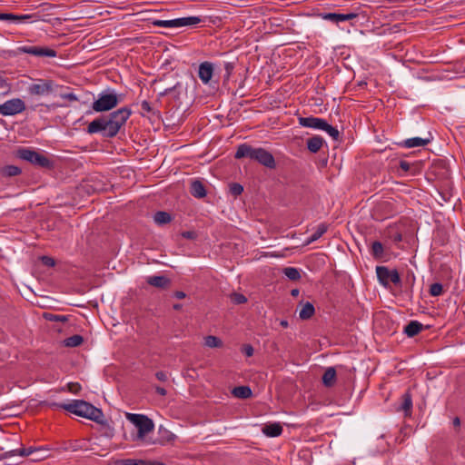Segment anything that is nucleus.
I'll return each mask as SVG.
<instances>
[{
  "instance_id": "de8ad7c7",
  "label": "nucleus",
  "mask_w": 465,
  "mask_h": 465,
  "mask_svg": "<svg viewBox=\"0 0 465 465\" xmlns=\"http://www.w3.org/2000/svg\"><path fill=\"white\" fill-rule=\"evenodd\" d=\"M68 391L72 393H78L81 390V385L78 382H69L67 384Z\"/></svg>"
},
{
  "instance_id": "dca6fc26",
  "label": "nucleus",
  "mask_w": 465,
  "mask_h": 465,
  "mask_svg": "<svg viewBox=\"0 0 465 465\" xmlns=\"http://www.w3.org/2000/svg\"><path fill=\"white\" fill-rule=\"evenodd\" d=\"M35 17H36L35 14L17 15L8 14V13H0V20H6V21L14 22V23L25 22V21L34 22V21H36Z\"/></svg>"
},
{
  "instance_id": "a19ab883",
  "label": "nucleus",
  "mask_w": 465,
  "mask_h": 465,
  "mask_svg": "<svg viewBox=\"0 0 465 465\" xmlns=\"http://www.w3.org/2000/svg\"><path fill=\"white\" fill-rule=\"evenodd\" d=\"M153 25L160 27H176L175 19L173 20H154Z\"/></svg>"
},
{
  "instance_id": "473e14b6",
  "label": "nucleus",
  "mask_w": 465,
  "mask_h": 465,
  "mask_svg": "<svg viewBox=\"0 0 465 465\" xmlns=\"http://www.w3.org/2000/svg\"><path fill=\"white\" fill-rule=\"evenodd\" d=\"M83 342H84V338H83V336H81L79 334H74L73 336H70L64 341V346L71 347V348L78 347Z\"/></svg>"
},
{
  "instance_id": "f8f14e48",
  "label": "nucleus",
  "mask_w": 465,
  "mask_h": 465,
  "mask_svg": "<svg viewBox=\"0 0 465 465\" xmlns=\"http://www.w3.org/2000/svg\"><path fill=\"white\" fill-rule=\"evenodd\" d=\"M324 20H328L336 24L348 20L354 19L358 16V14L351 12L348 14H338V13H323L320 15Z\"/></svg>"
},
{
  "instance_id": "f704fd0d",
  "label": "nucleus",
  "mask_w": 465,
  "mask_h": 465,
  "mask_svg": "<svg viewBox=\"0 0 465 465\" xmlns=\"http://www.w3.org/2000/svg\"><path fill=\"white\" fill-rule=\"evenodd\" d=\"M204 344L209 348H220L223 346V341L216 336L208 335L204 338Z\"/></svg>"
},
{
  "instance_id": "ddd939ff",
  "label": "nucleus",
  "mask_w": 465,
  "mask_h": 465,
  "mask_svg": "<svg viewBox=\"0 0 465 465\" xmlns=\"http://www.w3.org/2000/svg\"><path fill=\"white\" fill-rule=\"evenodd\" d=\"M298 121H299L300 125H302L303 127L322 130V126H324V123L326 120H324L322 118L310 116V117H299Z\"/></svg>"
},
{
  "instance_id": "bb28decb",
  "label": "nucleus",
  "mask_w": 465,
  "mask_h": 465,
  "mask_svg": "<svg viewBox=\"0 0 465 465\" xmlns=\"http://www.w3.org/2000/svg\"><path fill=\"white\" fill-rule=\"evenodd\" d=\"M328 230V224L325 223H320L315 232L308 238L306 244H310L320 239Z\"/></svg>"
},
{
  "instance_id": "aec40b11",
  "label": "nucleus",
  "mask_w": 465,
  "mask_h": 465,
  "mask_svg": "<svg viewBox=\"0 0 465 465\" xmlns=\"http://www.w3.org/2000/svg\"><path fill=\"white\" fill-rule=\"evenodd\" d=\"M431 138H420V137H414L410 138L407 140H404L401 143H399L398 144L400 146L407 147V148H412V147H420L425 146L428 143H430Z\"/></svg>"
},
{
  "instance_id": "4d7b16f0",
  "label": "nucleus",
  "mask_w": 465,
  "mask_h": 465,
  "mask_svg": "<svg viewBox=\"0 0 465 465\" xmlns=\"http://www.w3.org/2000/svg\"><path fill=\"white\" fill-rule=\"evenodd\" d=\"M155 391H156V393H158L161 396H165L167 394L166 390L160 386L155 387Z\"/></svg>"
},
{
  "instance_id": "603ef678",
  "label": "nucleus",
  "mask_w": 465,
  "mask_h": 465,
  "mask_svg": "<svg viewBox=\"0 0 465 465\" xmlns=\"http://www.w3.org/2000/svg\"><path fill=\"white\" fill-rule=\"evenodd\" d=\"M61 97L64 99H66L68 101H77L78 100L77 96L73 93L63 94H61Z\"/></svg>"
},
{
  "instance_id": "7ed1b4c3",
  "label": "nucleus",
  "mask_w": 465,
  "mask_h": 465,
  "mask_svg": "<svg viewBox=\"0 0 465 465\" xmlns=\"http://www.w3.org/2000/svg\"><path fill=\"white\" fill-rule=\"evenodd\" d=\"M17 156L30 163L45 169H52L54 162L45 155L30 148H22L17 151Z\"/></svg>"
},
{
  "instance_id": "39448f33",
  "label": "nucleus",
  "mask_w": 465,
  "mask_h": 465,
  "mask_svg": "<svg viewBox=\"0 0 465 465\" xmlns=\"http://www.w3.org/2000/svg\"><path fill=\"white\" fill-rule=\"evenodd\" d=\"M126 419L138 429L136 440H143L154 429L153 421L146 415L127 412Z\"/></svg>"
},
{
  "instance_id": "13d9d810",
  "label": "nucleus",
  "mask_w": 465,
  "mask_h": 465,
  "mask_svg": "<svg viewBox=\"0 0 465 465\" xmlns=\"http://www.w3.org/2000/svg\"><path fill=\"white\" fill-rule=\"evenodd\" d=\"M173 295L177 299H183L186 297V293L182 291L175 292Z\"/></svg>"
},
{
  "instance_id": "6e6d98bb",
  "label": "nucleus",
  "mask_w": 465,
  "mask_h": 465,
  "mask_svg": "<svg viewBox=\"0 0 465 465\" xmlns=\"http://www.w3.org/2000/svg\"><path fill=\"white\" fill-rule=\"evenodd\" d=\"M224 68L226 70L227 77L231 74L232 71L233 70V64L232 63H226L224 64Z\"/></svg>"
},
{
  "instance_id": "c9c22d12",
  "label": "nucleus",
  "mask_w": 465,
  "mask_h": 465,
  "mask_svg": "<svg viewBox=\"0 0 465 465\" xmlns=\"http://www.w3.org/2000/svg\"><path fill=\"white\" fill-rule=\"evenodd\" d=\"M50 449L45 447H37L36 452L32 457V461H40L46 459L49 456Z\"/></svg>"
},
{
  "instance_id": "f3484780",
  "label": "nucleus",
  "mask_w": 465,
  "mask_h": 465,
  "mask_svg": "<svg viewBox=\"0 0 465 465\" xmlns=\"http://www.w3.org/2000/svg\"><path fill=\"white\" fill-rule=\"evenodd\" d=\"M108 465H164L162 462H152L144 460L120 459L113 460Z\"/></svg>"
},
{
  "instance_id": "423d86ee",
  "label": "nucleus",
  "mask_w": 465,
  "mask_h": 465,
  "mask_svg": "<svg viewBox=\"0 0 465 465\" xmlns=\"http://www.w3.org/2000/svg\"><path fill=\"white\" fill-rule=\"evenodd\" d=\"M121 102L120 96L114 93H102L98 95V98L94 101L92 109L94 112L102 113L107 112L118 105Z\"/></svg>"
},
{
  "instance_id": "a18cd8bd",
  "label": "nucleus",
  "mask_w": 465,
  "mask_h": 465,
  "mask_svg": "<svg viewBox=\"0 0 465 465\" xmlns=\"http://www.w3.org/2000/svg\"><path fill=\"white\" fill-rule=\"evenodd\" d=\"M41 262L45 266H47V267H54L55 265L54 259L50 256H45V255L42 256Z\"/></svg>"
},
{
  "instance_id": "72a5a7b5",
  "label": "nucleus",
  "mask_w": 465,
  "mask_h": 465,
  "mask_svg": "<svg viewBox=\"0 0 465 465\" xmlns=\"http://www.w3.org/2000/svg\"><path fill=\"white\" fill-rule=\"evenodd\" d=\"M371 254L376 260L383 257L384 249L381 242L375 241L371 243Z\"/></svg>"
},
{
  "instance_id": "2eb2a0df",
  "label": "nucleus",
  "mask_w": 465,
  "mask_h": 465,
  "mask_svg": "<svg viewBox=\"0 0 465 465\" xmlns=\"http://www.w3.org/2000/svg\"><path fill=\"white\" fill-rule=\"evenodd\" d=\"M396 410L397 411H403L405 417H410L411 415L412 396L409 390L402 394L401 404Z\"/></svg>"
},
{
  "instance_id": "f257e3e1",
  "label": "nucleus",
  "mask_w": 465,
  "mask_h": 465,
  "mask_svg": "<svg viewBox=\"0 0 465 465\" xmlns=\"http://www.w3.org/2000/svg\"><path fill=\"white\" fill-rule=\"evenodd\" d=\"M51 406L65 410L70 413L91 420L98 424L104 425L105 423L102 410L83 400H73L69 403L54 402Z\"/></svg>"
},
{
  "instance_id": "e2e57ef3",
  "label": "nucleus",
  "mask_w": 465,
  "mask_h": 465,
  "mask_svg": "<svg viewBox=\"0 0 465 465\" xmlns=\"http://www.w3.org/2000/svg\"><path fill=\"white\" fill-rule=\"evenodd\" d=\"M291 294H292V296H294V297L298 296L299 295V290L298 289L292 290Z\"/></svg>"
},
{
  "instance_id": "bf43d9fd",
  "label": "nucleus",
  "mask_w": 465,
  "mask_h": 465,
  "mask_svg": "<svg viewBox=\"0 0 465 465\" xmlns=\"http://www.w3.org/2000/svg\"><path fill=\"white\" fill-rule=\"evenodd\" d=\"M280 325L283 328H287L289 326V323H288V321L287 320H282L280 322Z\"/></svg>"
},
{
  "instance_id": "5fc2aeb1",
  "label": "nucleus",
  "mask_w": 465,
  "mask_h": 465,
  "mask_svg": "<svg viewBox=\"0 0 465 465\" xmlns=\"http://www.w3.org/2000/svg\"><path fill=\"white\" fill-rule=\"evenodd\" d=\"M391 240L394 242H400L402 241V235L401 232H395L393 233L391 236Z\"/></svg>"
},
{
  "instance_id": "680f3d73",
  "label": "nucleus",
  "mask_w": 465,
  "mask_h": 465,
  "mask_svg": "<svg viewBox=\"0 0 465 465\" xmlns=\"http://www.w3.org/2000/svg\"><path fill=\"white\" fill-rule=\"evenodd\" d=\"M182 307H183V306H182V304H180V303H175V304H173V310H175V311H180V310L182 309Z\"/></svg>"
},
{
  "instance_id": "393cba45",
  "label": "nucleus",
  "mask_w": 465,
  "mask_h": 465,
  "mask_svg": "<svg viewBox=\"0 0 465 465\" xmlns=\"http://www.w3.org/2000/svg\"><path fill=\"white\" fill-rule=\"evenodd\" d=\"M336 381V371L333 367H329L322 375V383L326 387H331Z\"/></svg>"
},
{
  "instance_id": "37998d69",
  "label": "nucleus",
  "mask_w": 465,
  "mask_h": 465,
  "mask_svg": "<svg viewBox=\"0 0 465 465\" xmlns=\"http://www.w3.org/2000/svg\"><path fill=\"white\" fill-rule=\"evenodd\" d=\"M229 192L233 196H238L243 192V186L238 183H232L229 186Z\"/></svg>"
},
{
  "instance_id": "8fccbe9b",
  "label": "nucleus",
  "mask_w": 465,
  "mask_h": 465,
  "mask_svg": "<svg viewBox=\"0 0 465 465\" xmlns=\"http://www.w3.org/2000/svg\"><path fill=\"white\" fill-rule=\"evenodd\" d=\"M400 168L403 171V172H409L411 170V164L407 162V161H404V160H401L400 161Z\"/></svg>"
},
{
  "instance_id": "ea45409f",
  "label": "nucleus",
  "mask_w": 465,
  "mask_h": 465,
  "mask_svg": "<svg viewBox=\"0 0 465 465\" xmlns=\"http://www.w3.org/2000/svg\"><path fill=\"white\" fill-rule=\"evenodd\" d=\"M429 292L431 296H434V297L441 295L443 292L442 284L440 282L432 283L430 287Z\"/></svg>"
},
{
  "instance_id": "58836bf2",
  "label": "nucleus",
  "mask_w": 465,
  "mask_h": 465,
  "mask_svg": "<svg viewBox=\"0 0 465 465\" xmlns=\"http://www.w3.org/2000/svg\"><path fill=\"white\" fill-rule=\"evenodd\" d=\"M43 317L46 321H49V322H65L68 321V316L54 314V313H50V312H45L43 314Z\"/></svg>"
},
{
  "instance_id": "69168bd1",
  "label": "nucleus",
  "mask_w": 465,
  "mask_h": 465,
  "mask_svg": "<svg viewBox=\"0 0 465 465\" xmlns=\"http://www.w3.org/2000/svg\"><path fill=\"white\" fill-rule=\"evenodd\" d=\"M3 112V104H0V114H2Z\"/></svg>"
},
{
  "instance_id": "3c124183",
  "label": "nucleus",
  "mask_w": 465,
  "mask_h": 465,
  "mask_svg": "<svg viewBox=\"0 0 465 465\" xmlns=\"http://www.w3.org/2000/svg\"><path fill=\"white\" fill-rule=\"evenodd\" d=\"M253 348L252 345L250 344H247V345H244L243 346V349H242V352L247 356V357H251L253 355Z\"/></svg>"
},
{
  "instance_id": "4be33fe9",
  "label": "nucleus",
  "mask_w": 465,
  "mask_h": 465,
  "mask_svg": "<svg viewBox=\"0 0 465 465\" xmlns=\"http://www.w3.org/2000/svg\"><path fill=\"white\" fill-rule=\"evenodd\" d=\"M262 431L267 437H278L282 432V427L279 422L265 424Z\"/></svg>"
},
{
  "instance_id": "cd10ccee",
  "label": "nucleus",
  "mask_w": 465,
  "mask_h": 465,
  "mask_svg": "<svg viewBox=\"0 0 465 465\" xmlns=\"http://www.w3.org/2000/svg\"><path fill=\"white\" fill-rule=\"evenodd\" d=\"M314 312L315 309L313 304L307 302L305 304L302 305V308L299 312V317L302 320H308L313 316Z\"/></svg>"
},
{
  "instance_id": "412c9836",
  "label": "nucleus",
  "mask_w": 465,
  "mask_h": 465,
  "mask_svg": "<svg viewBox=\"0 0 465 465\" xmlns=\"http://www.w3.org/2000/svg\"><path fill=\"white\" fill-rule=\"evenodd\" d=\"M146 282L148 284L161 289L167 288L171 283L170 279L163 275L150 276Z\"/></svg>"
},
{
  "instance_id": "4468645a",
  "label": "nucleus",
  "mask_w": 465,
  "mask_h": 465,
  "mask_svg": "<svg viewBox=\"0 0 465 465\" xmlns=\"http://www.w3.org/2000/svg\"><path fill=\"white\" fill-rule=\"evenodd\" d=\"M36 450H37V447H29V448H22L19 450H8V451H5V452L0 454V460H3L5 459L10 458V457H13L15 455H19L22 457L31 456V455L34 456V454L36 452Z\"/></svg>"
},
{
  "instance_id": "9d476101",
  "label": "nucleus",
  "mask_w": 465,
  "mask_h": 465,
  "mask_svg": "<svg viewBox=\"0 0 465 465\" xmlns=\"http://www.w3.org/2000/svg\"><path fill=\"white\" fill-rule=\"evenodd\" d=\"M376 273L379 282L385 287H387L390 282L395 285L401 283V277L397 270L391 271L385 266H377Z\"/></svg>"
},
{
  "instance_id": "c756f323",
  "label": "nucleus",
  "mask_w": 465,
  "mask_h": 465,
  "mask_svg": "<svg viewBox=\"0 0 465 465\" xmlns=\"http://www.w3.org/2000/svg\"><path fill=\"white\" fill-rule=\"evenodd\" d=\"M22 173L21 168L15 165H5L0 169V173L5 177H13Z\"/></svg>"
},
{
  "instance_id": "9b49d317",
  "label": "nucleus",
  "mask_w": 465,
  "mask_h": 465,
  "mask_svg": "<svg viewBox=\"0 0 465 465\" xmlns=\"http://www.w3.org/2000/svg\"><path fill=\"white\" fill-rule=\"evenodd\" d=\"M25 110V104L20 98H13L3 104L2 115L10 116L20 114Z\"/></svg>"
},
{
  "instance_id": "e433bc0d",
  "label": "nucleus",
  "mask_w": 465,
  "mask_h": 465,
  "mask_svg": "<svg viewBox=\"0 0 465 465\" xmlns=\"http://www.w3.org/2000/svg\"><path fill=\"white\" fill-rule=\"evenodd\" d=\"M322 130L325 131L333 140H335V141L339 140V138H340L339 130L336 127L329 124L327 123V121H325L324 126H322Z\"/></svg>"
},
{
  "instance_id": "4c0bfd02",
  "label": "nucleus",
  "mask_w": 465,
  "mask_h": 465,
  "mask_svg": "<svg viewBox=\"0 0 465 465\" xmlns=\"http://www.w3.org/2000/svg\"><path fill=\"white\" fill-rule=\"evenodd\" d=\"M283 273L287 278L292 281H298L301 279V274L298 269L294 267H286L283 269Z\"/></svg>"
},
{
  "instance_id": "7c9ffc66",
  "label": "nucleus",
  "mask_w": 465,
  "mask_h": 465,
  "mask_svg": "<svg viewBox=\"0 0 465 465\" xmlns=\"http://www.w3.org/2000/svg\"><path fill=\"white\" fill-rule=\"evenodd\" d=\"M141 108L143 110V113H142L143 116H145L144 113H146L148 114H151L152 117H154L156 119H160V117H161L160 111L155 110L153 107H152L149 102L143 101L141 103Z\"/></svg>"
},
{
  "instance_id": "2f4dec72",
  "label": "nucleus",
  "mask_w": 465,
  "mask_h": 465,
  "mask_svg": "<svg viewBox=\"0 0 465 465\" xmlns=\"http://www.w3.org/2000/svg\"><path fill=\"white\" fill-rule=\"evenodd\" d=\"M153 220L159 225L166 224L172 221V215L167 212L158 211L154 213Z\"/></svg>"
},
{
  "instance_id": "052dcab7",
  "label": "nucleus",
  "mask_w": 465,
  "mask_h": 465,
  "mask_svg": "<svg viewBox=\"0 0 465 465\" xmlns=\"http://www.w3.org/2000/svg\"><path fill=\"white\" fill-rule=\"evenodd\" d=\"M180 93L181 89L177 90L176 92H173L171 94H173L174 99H179Z\"/></svg>"
},
{
  "instance_id": "864d4df0",
  "label": "nucleus",
  "mask_w": 465,
  "mask_h": 465,
  "mask_svg": "<svg viewBox=\"0 0 465 465\" xmlns=\"http://www.w3.org/2000/svg\"><path fill=\"white\" fill-rule=\"evenodd\" d=\"M155 377L157 378V380L161 381H167V374L164 372V371H157L155 373Z\"/></svg>"
},
{
  "instance_id": "c85d7f7f",
  "label": "nucleus",
  "mask_w": 465,
  "mask_h": 465,
  "mask_svg": "<svg viewBox=\"0 0 465 465\" xmlns=\"http://www.w3.org/2000/svg\"><path fill=\"white\" fill-rule=\"evenodd\" d=\"M252 390L249 386H238L232 390V394L240 399H248L252 396Z\"/></svg>"
},
{
  "instance_id": "5701e85b",
  "label": "nucleus",
  "mask_w": 465,
  "mask_h": 465,
  "mask_svg": "<svg viewBox=\"0 0 465 465\" xmlns=\"http://www.w3.org/2000/svg\"><path fill=\"white\" fill-rule=\"evenodd\" d=\"M324 140L320 135H314L307 140V149L312 153H318L323 145Z\"/></svg>"
},
{
  "instance_id": "20e7f679",
  "label": "nucleus",
  "mask_w": 465,
  "mask_h": 465,
  "mask_svg": "<svg viewBox=\"0 0 465 465\" xmlns=\"http://www.w3.org/2000/svg\"><path fill=\"white\" fill-rule=\"evenodd\" d=\"M132 112L128 107H122L106 116L109 124V133L115 137L120 129L125 124Z\"/></svg>"
},
{
  "instance_id": "1a4fd4ad",
  "label": "nucleus",
  "mask_w": 465,
  "mask_h": 465,
  "mask_svg": "<svg viewBox=\"0 0 465 465\" xmlns=\"http://www.w3.org/2000/svg\"><path fill=\"white\" fill-rule=\"evenodd\" d=\"M17 52L36 57H55L57 55L55 50L41 45H22L17 48Z\"/></svg>"
},
{
  "instance_id": "6ab92c4d",
  "label": "nucleus",
  "mask_w": 465,
  "mask_h": 465,
  "mask_svg": "<svg viewBox=\"0 0 465 465\" xmlns=\"http://www.w3.org/2000/svg\"><path fill=\"white\" fill-rule=\"evenodd\" d=\"M191 194L198 199H202L206 196V189L203 182L200 180H193L190 185Z\"/></svg>"
},
{
  "instance_id": "0eeeda50",
  "label": "nucleus",
  "mask_w": 465,
  "mask_h": 465,
  "mask_svg": "<svg viewBox=\"0 0 465 465\" xmlns=\"http://www.w3.org/2000/svg\"><path fill=\"white\" fill-rule=\"evenodd\" d=\"M55 84L50 79H38L27 87L30 95L45 96L54 92Z\"/></svg>"
},
{
  "instance_id": "a211bd4d",
  "label": "nucleus",
  "mask_w": 465,
  "mask_h": 465,
  "mask_svg": "<svg viewBox=\"0 0 465 465\" xmlns=\"http://www.w3.org/2000/svg\"><path fill=\"white\" fill-rule=\"evenodd\" d=\"M213 64L209 62H203L199 66L198 76L203 83L207 84L213 76Z\"/></svg>"
},
{
  "instance_id": "b1692460",
  "label": "nucleus",
  "mask_w": 465,
  "mask_h": 465,
  "mask_svg": "<svg viewBox=\"0 0 465 465\" xmlns=\"http://www.w3.org/2000/svg\"><path fill=\"white\" fill-rule=\"evenodd\" d=\"M423 330V324L418 321H411L404 327V333L408 337H414Z\"/></svg>"
},
{
  "instance_id": "09e8293b",
  "label": "nucleus",
  "mask_w": 465,
  "mask_h": 465,
  "mask_svg": "<svg viewBox=\"0 0 465 465\" xmlns=\"http://www.w3.org/2000/svg\"><path fill=\"white\" fill-rule=\"evenodd\" d=\"M10 84L7 83V80L0 74V89L5 90V93H7L10 90Z\"/></svg>"
},
{
  "instance_id": "a878e982",
  "label": "nucleus",
  "mask_w": 465,
  "mask_h": 465,
  "mask_svg": "<svg viewBox=\"0 0 465 465\" xmlns=\"http://www.w3.org/2000/svg\"><path fill=\"white\" fill-rule=\"evenodd\" d=\"M201 22L202 19L199 16H188L175 19L176 27L194 25Z\"/></svg>"
},
{
  "instance_id": "c03bdc74",
  "label": "nucleus",
  "mask_w": 465,
  "mask_h": 465,
  "mask_svg": "<svg viewBox=\"0 0 465 465\" xmlns=\"http://www.w3.org/2000/svg\"><path fill=\"white\" fill-rule=\"evenodd\" d=\"M182 89V84L180 83H177L172 87L166 88L164 91L161 92L159 94L160 97L171 94L173 92H176L177 90Z\"/></svg>"
},
{
  "instance_id": "0e129e2a",
  "label": "nucleus",
  "mask_w": 465,
  "mask_h": 465,
  "mask_svg": "<svg viewBox=\"0 0 465 465\" xmlns=\"http://www.w3.org/2000/svg\"><path fill=\"white\" fill-rule=\"evenodd\" d=\"M453 424L455 426H459L460 424V420L458 417H456L454 420H453Z\"/></svg>"
},
{
  "instance_id": "79ce46f5",
  "label": "nucleus",
  "mask_w": 465,
  "mask_h": 465,
  "mask_svg": "<svg viewBox=\"0 0 465 465\" xmlns=\"http://www.w3.org/2000/svg\"><path fill=\"white\" fill-rule=\"evenodd\" d=\"M230 298L231 302L234 304H242L247 302V298L242 293L232 292L230 295Z\"/></svg>"
},
{
  "instance_id": "49530a36",
  "label": "nucleus",
  "mask_w": 465,
  "mask_h": 465,
  "mask_svg": "<svg viewBox=\"0 0 465 465\" xmlns=\"http://www.w3.org/2000/svg\"><path fill=\"white\" fill-rule=\"evenodd\" d=\"M182 237L188 240H195L198 236L195 231H185L181 233Z\"/></svg>"
},
{
  "instance_id": "f03ea898",
  "label": "nucleus",
  "mask_w": 465,
  "mask_h": 465,
  "mask_svg": "<svg viewBox=\"0 0 465 465\" xmlns=\"http://www.w3.org/2000/svg\"><path fill=\"white\" fill-rule=\"evenodd\" d=\"M234 157L236 159L248 157L257 161L269 169H274L276 167L275 159L270 152L261 147L254 148L247 143H242L238 146Z\"/></svg>"
},
{
  "instance_id": "6e6552de",
  "label": "nucleus",
  "mask_w": 465,
  "mask_h": 465,
  "mask_svg": "<svg viewBox=\"0 0 465 465\" xmlns=\"http://www.w3.org/2000/svg\"><path fill=\"white\" fill-rule=\"evenodd\" d=\"M109 124L107 122V118L105 115H101L95 118L94 121L89 123L86 133L89 134H94L97 133H101L104 138H114L113 134H110Z\"/></svg>"
}]
</instances>
